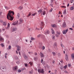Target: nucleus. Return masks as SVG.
<instances>
[{
	"mask_svg": "<svg viewBox=\"0 0 74 74\" xmlns=\"http://www.w3.org/2000/svg\"><path fill=\"white\" fill-rule=\"evenodd\" d=\"M13 14V15H14V12L13 11H9V13L7 14V18L8 19H9L10 21H12L13 19V17L11 16V14Z\"/></svg>",
	"mask_w": 74,
	"mask_h": 74,
	"instance_id": "1",
	"label": "nucleus"
},
{
	"mask_svg": "<svg viewBox=\"0 0 74 74\" xmlns=\"http://www.w3.org/2000/svg\"><path fill=\"white\" fill-rule=\"evenodd\" d=\"M57 42H55L54 44V48L56 49V51H57V50H58V48H57V46H58V45H57Z\"/></svg>",
	"mask_w": 74,
	"mask_h": 74,
	"instance_id": "2",
	"label": "nucleus"
},
{
	"mask_svg": "<svg viewBox=\"0 0 74 74\" xmlns=\"http://www.w3.org/2000/svg\"><path fill=\"white\" fill-rule=\"evenodd\" d=\"M38 73H44V69H41V71L40 69H38Z\"/></svg>",
	"mask_w": 74,
	"mask_h": 74,
	"instance_id": "3",
	"label": "nucleus"
},
{
	"mask_svg": "<svg viewBox=\"0 0 74 74\" xmlns=\"http://www.w3.org/2000/svg\"><path fill=\"white\" fill-rule=\"evenodd\" d=\"M62 26L63 28H65L67 27V25H66V23L65 22H64L62 23Z\"/></svg>",
	"mask_w": 74,
	"mask_h": 74,
	"instance_id": "4",
	"label": "nucleus"
},
{
	"mask_svg": "<svg viewBox=\"0 0 74 74\" xmlns=\"http://www.w3.org/2000/svg\"><path fill=\"white\" fill-rule=\"evenodd\" d=\"M68 29H66V30H64L62 31V33L63 34H66L67 33V32H68Z\"/></svg>",
	"mask_w": 74,
	"mask_h": 74,
	"instance_id": "5",
	"label": "nucleus"
},
{
	"mask_svg": "<svg viewBox=\"0 0 74 74\" xmlns=\"http://www.w3.org/2000/svg\"><path fill=\"white\" fill-rule=\"evenodd\" d=\"M40 29H42V28L44 27V23L43 22H41L40 23Z\"/></svg>",
	"mask_w": 74,
	"mask_h": 74,
	"instance_id": "6",
	"label": "nucleus"
},
{
	"mask_svg": "<svg viewBox=\"0 0 74 74\" xmlns=\"http://www.w3.org/2000/svg\"><path fill=\"white\" fill-rule=\"evenodd\" d=\"M0 41H2V42H4V38L1 37V36H0Z\"/></svg>",
	"mask_w": 74,
	"mask_h": 74,
	"instance_id": "7",
	"label": "nucleus"
},
{
	"mask_svg": "<svg viewBox=\"0 0 74 74\" xmlns=\"http://www.w3.org/2000/svg\"><path fill=\"white\" fill-rule=\"evenodd\" d=\"M18 69V66H16L13 68V70L14 71H16V70Z\"/></svg>",
	"mask_w": 74,
	"mask_h": 74,
	"instance_id": "8",
	"label": "nucleus"
},
{
	"mask_svg": "<svg viewBox=\"0 0 74 74\" xmlns=\"http://www.w3.org/2000/svg\"><path fill=\"white\" fill-rule=\"evenodd\" d=\"M19 20V22H20L19 23V24H21V23H22L23 22V18H20Z\"/></svg>",
	"mask_w": 74,
	"mask_h": 74,
	"instance_id": "9",
	"label": "nucleus"
},
{
	"mask_svg": "<svg viewBox=\"0 0 74 74\" xmlns=\"http://www.w3.org/2000/svg\"><path fill=\"white\" fill-rule=\"evenodd\" d=\"M49 33V31L48 30H46L45 32V34H48Z\"/></svg>",
	"mask_w": 74,
	"mask_h": 74,
	"instance_id": "10",
	"label": "nucleus"
},
{
	"mask_svg": "<svg viewBox=\"0 0 74 74\" xmlns=\"http://www.w3.org/2000/svg\"><path fill=\"white\" fill-rule=\"evenodd\" d=\"M23 56H24V59H27V56H26V54L25 53L23 54Z\"/></svg>",
	"mask_w": 74,
	"mask_h": 74,
	"instance_id": "11",
	"label": "nucleus"
},
{
	"mask_svg": "<svg viewBox=\"0 0 74 74\" xmlns=\"http://www.w3.org/2000/svg\"><path fill=\"white\" fill-rule=\"evenodd\" d=\"M65 58L66 60H69V58H68V56L67 54H65Z\"/></svg>",
	"mask_w": 74,
	"mask_h": 74,
	"instance_id": "12",
	"label": "nucleus"
},
{
	"mask_svg": "<svg viewBox=\"0 0 74 74\" xmlns=\"http://www.w3.org/2000/svg\"><path fill=\"white\" fill-rule=\"evenodd\" d=\"M44 37V35L42 34H39L37 36V37L39 38L40 37Z\"/></svg>",
	"mask_w": 74,
	"mask_h": 74,
	"instance_id": "13",
	"label": "nucleus"
},
{
	"mask_svg": "<svg viewBox=\"0 0 74 74\" xmlns=\"http://www.w3.org/2000/svg\"><path fill=\"white\" fill-rule=\"evenodd\" d=\"M40 57L41 58H43L44 57V54L41 52H40Z\"/></svg>",
	"mask_w": 74,
	"mask_h": 74,
	"instance_id": "14",
	"label": "nucleus"
},
{
	"mask_svg": "<svg viewBox=\"0 0 74 74\" xmlns=\"http://www.w3.org/2000/svg\"><path fill=\"white\" fill-rule=\"evenodd\" d=\"M18 21H15L14 23H13L12 25H14V26H15V25H16L17 23H18Z\"/></svg>",
	"mask_w": 74,
	"mask_h": 74,
	"instance_id": "15",
	"label": "nucleus"
},
{
	"mask_svg": "<svg viewBox=\"0 0 74 74\" xmlns=\"http://www.w3.org/2000/svg\"><path fill=\"white\" fill-rule=\"evenodd\" d=\"M16 47L17 48V51H20V48H21V47L18 46H16Z\"/></svg>",
	"mask_w": 74,
	"mask_h": 74,
	"instance_id": "16",
	"label": "nucleus"
},
{
	"mask_svg": "<svg viewBox=\"0 0 74 74\" xmlns=\"http://www.w3.org/2000/svg\"><path fill=\"white\" fill-rule=\"evenodd\" d=\"M17 30V28L16 27H14L12 29V32H15Z\"/></svg>",
	"mask_w": 74,
	"mask_h": 74,
	"instance_id": "17",
	"label": "nucleus"
},
{
	"mask_svg": "<svg viewBox=\"0 0 74 74\" xmlns=\"http://www.w3.org/2000/svg\"><path fill=\"white\" fill-rule=\"evenodd\" d=\"M10 23H8V27H7V28H6V29H9V28H10Z\"/></svg>",
	"mask_w": 74,
	"mask_h": 74,
	"instance_id": "18",
	"label": "nucleus"
},
{
	"mask_svg": "<svg viewBox=\"0 0 74 74\" xmlns=\"http://www.w3.org/2000/svg\"><path fill=\"white\" fill-rule=\"evenodd\" d=\"M38 59V57H35L34 58V60L35 61H36Z\"/></svg>",
	"mask_w": 74,
	"mask_h": 74,
	"instance_id": "19",
	"label": "nucleus"
},
{
	"mask_svg": "<svg viewBox=\"0 0 74 74\" xmlns=\"http://www.w3.org/2000/svg\"><path fill=\"white\" fill-rule=\"evenodd\" d=\"M3 24L4 26H7V23L6 22H3Z\"/></svg>",
	"mask_w": 74,
	"mask_h": 74,
	"instance_id": "20",
	"label": "nucleus"
},
{
	"mask_svg": "<svg viewBox=\"0 0 74 74\" xmlns=\"http://www.w3.org/2000/svg\"><path fill=\"white\" fill-rule=\"evenodd\" d=\"M56 33L58 35H60V34H61V32H60L57 31L56 32Z\"/></svg>",
	"mask_w": 74,
	"mask_h": 74,
	"instance_id": "21",
	"label": "nucleus"
},
{
	"mask_svg": "<svg viewBox=\"0 0 74 74\" xmlns=\"http://www.w3.org/2000/svg\"><path fill=\"white\" fill-rule=\"evenodd\" d=\"M51 30L52 32V34H55V31H53V28H51Z\"/></svg>",
	"mask_w": 74,
	"mask_h": 74,
	"instance_id": "22",
	"label": "nucleus"
},
{
	"mask_svg": "<svg viewBox=\"0 0 74 74\" xmlns=\"http://www.w3.org/2000/svg\"><path fill=\"white\" fill-rule=\"evenodd\" d=\"M52 39L53 40H55V36H52Z\"/></svg>",
	"mask_w": 74,
	"mask_h": 74,
	"instance_id": "23",
	"label": "nucleus"
},
{
	"mask_svg": "<svg viewBox=\"0 0 74 74\" xmlns=\"http://www.w3.org/2000/svg\"><path fill=\"white\" fill-rule=\"evenodd\" d=\"M63 14H64V15L66 14V10H64V11L63 12Z\"/></svg>",
	"mask_w": 74,
	"mask_h": 74,
	"instance_id": "24",
	"label": "nucleus"
},
{
	"mask_svg": "<svg viewBox=\"0 0 74 74\" xmlns=\"http://www.w3.org/2000/svg\"><path fill=\"white\" fill-rule=\"evenodd\" d=\"M71 56L72 59H74V53L72 54Z\"/></svg>",
	"mask_w": 74,
	"mask_h": 74,
	"instance_id": "25",
	"label": "nucleus"
},
{
	"mask_svg": "<svg viewBox=\"0 0 74 74\" xmlns=\"http://www.w3.org/2000/svg\"><path fill=\"white\" fill-rule=\"evenodd\" d=\"M52 26L53 27H56V25L55 24H54L53 25H52Z\"/></svg>",
	"mask_w": 74,
	"mask_h": 74,
	"instance_id": "26",
	"label": "nucleus"
},
{
	"mask_svg": "<svg viewBox=\"0 0 74 74\" xmlns=\"http://www.w3.org/2000/svg\"><path fill=\"white\" fill-rule=\"evenodd\" d=\"M0 45L2 47H4V44L3 43H1L0 44Z\"/></svg>",
	"mask_w": 74,
	"mask_h": 74,
	"instance_id": "27",
	"label": "nucleus"
},
{
	"mask_svg": "<svg viewBox=\"0 0 74 74\" xmlns=\"http://www.w3.org/2000/svg\"><path fill=\"white\" fill-rule=\"evenodd\" d=\"M74 7L73 6L71 7L70 8V10H74Z\"/></svg>",
	"mask_w": 74,
	"mask_h": 74,
	"instance_id": "28",
	"label": "nucleus"
},
{
	"mask_svg": "<svg viewBox=\"0 0 74 74\" xmlns=\"http://www.w3.org/2000/svg\"><path fill=\"white\" fill-rule=\"evenodd\" d=\"M60 69L61 70H63V66H61L60 67Z\"/></svg>",
	"mask_w": 74,
	"mask_h": 74,
	"instance_id": "29",
	"label": "nucleus"
},
{
	"mask_svg": "<svg viewBox=\"0 0 74 74\" xmlns=\"http://www.w3.org/2000/svg\"><path fill=\"white\" fill-rule=\"evenodd\" d=\"M42 50H44V49H45V46H42Z\"/></svg>",
	"mask_w": 74,
	"mask_h": 74,
	"instance_id": "30",
	"label": "nucleus"
},
{
	"mask_svg": "<svg viewBox=\"0 0 74 74\" xmlns=\"http://www.w3.org/2000/svg\"><path fill=\"white\" fill-rule=\"evenodd\" d=\"M38 12H40L41 13V12H42V9H40L39 10H38Z\"/></svg>",
	"mask_w": 74,
	"mask_h": 74,
	"instance_id": "31",
	"label": "nucleus"
},
{
	"mask_svg": "<svg viewBox=\"0 0 74 74\" xmlns=\"http://www.w3.org/2000/svg\"><path fill=\"white\" fill-rule=\"evenodd\" d=\"M17 16L18 19H19V18L20 17V14L19 13L17 14Z\"/></svg>",
	"mask_w": 74,
	"mask_h": 74,
	"instance_id": "32",
	"label": "nucleus"
},
{
	"mask_svg": "<svg viewBox=\"0 0 74 74\" xmlns=\"http://www.w3.org/2000/svg\"><path fill=\"white\" fill-rule=\"evenodd\" d=\"M52 53L54 56H55V55H56V53L55 52H52Z\"/></svg>",
	"mask_w": 74,
	"mask_h": 74,
	"instance_id": "33",
	"label": "nucleus"
},
{
	"mask_svg": "<svg viewBox=\"0 0 74 74\" xmlns=\"http://www.w3.org/2000/svg\"><path fill=\"white\" fill-rule=\"evenodd\" d=\"M33 71H29V74H33Z\"/></svg>",
	"mask_w": 74,
	"mask_h": 74,
	"instance_id": "34",
	"label": "nucleus"
},
{
	"mask_svg": "<svg viewBox=\"0 0 74 74\" xmlns=\"http://www.w3.org/2000/svg\"><path fill=\"white\" fill-rule=\"evenodd\" d=\"M28 53H29V54H33V52H30L29 51L28 52Z\"/></svg>",
	"mask_w": 74,
	"mask_h": 74,
	"instance_id": "35",
	"label": "nucleus"
},
{
	"mask_svg": "<svg viewBox=\"0 0 74 74\" xmlns=\"http://www.w3.org/2000/svg\"><path fill=\"white\" fill-rule=\"evenodd\" d=\"M1 68H2V69H3V70H6V68L5 67L2 66Z\"/></svg>",
	"mask_w": 74,
	"mask_h": 74,
	"instance_id": "36",
	"label": "nucleus"
},
{
	"mask_svg": "<svg viewBox=\"0 0 74 74\" xmlns=\"http://www.w3.org/2000/svg\"><path fill=\"white\" fill-rule=\"evenodd\" d=\"M37 14V13H35L34 14H32V16H34V15H36V14Z\"/></svg>",
	"mask_w": 74,
	"mask_h": 74,
	"instance_id": "37",
	"label": "nucleus"
},
{
	"mask_svg": "<svg viewBox=\"0 0 74 74\" xmlns=\"http://www.w3.org/2000/svg\"><path fill=\"white\" fill-rule=\"evenodd\" d=\"M60 44L62 47L63 48V47H64V46L62 44V42L60 43Z\"/></svg>",
	"mask_w": 74,
	"mask_h": 74,
	"instance_id": "38",
	"label": "nucleus"
},
{
	"mask_svg": "<svg viewBox=\"0 0 74 74\" xmlns=\"http://www.w3.org/2000/svg\"><path fill=\"white\" fill-rule=\"evenodd\" d=\"M58 56H60V53H58Z\"/></svg>",
	"mask_w": 74,
	"mask_h": 74,
	"instance_id": "39",
	"label": "nucleus"
},
{
	"mask_svg": "<svg viewBox=\"0 0 74 74\" xmlns=\"http://www.w3.org/2000/svg\"><path fill=\"white\" fill-rule=\"evenodd\" d=\"M31 40H35V38H33L31 37Z\"/></svg>",
	"mask_w": 74,
	"mask_h": 74,
	"instance_id": "40",
	"label": "nucleus"
},
{
	"mask_svg": "<svg viewBox=\"0 0 74 74\" xmlns=\"http://www.w3.org/2000/svg\"><path fill=\"white\" fill-rule=\"evenodd\" d=\"M55 36L56 37H59V36L58 34H55Z\"/></svg>",
	"mask_w": 74,
	"mask_h": 74,
	"instance_id": "41",
	"label": "nucleus"
},
{
	"mask_svg": "<svg viewBox=\"0 0 74 74\" xmlns=\"http://www.w3.org/2000/svg\"><path fill=\"white\" fill-rule=\"evenodd\" d=\"M67 65H66L64 67V69H66V68H67Z\"/></svg>",
	"mask_w": 74,
	"mask_h": 74,
	"instance_id": "42",
	"label": "nucleus"
},
{
	"mask_svg": "<svg viewBox=\"0 0 74 74\" xmlns=\"http://www.w3.org/2000/svg\"><path fill=\"white\" fill-rule=\"evenodd\" d=\"M18 73H21V70L20 69H18Z\"/></svg>",
	"mask_w": 74,
	"mask_h": 74,
	"instance_id": "43",
	"label": "nucleus"
},
{
	"mask_svg": "<svg viewBox=\"0 0 74 74\" xmlns=\"http://www.w3.org/2000/svg\"><path fill=\"white\" fill-rule=\"evenodd\" d=\"M19 8L20 9V10H22V8H23L22 7H21V6H20L19 7Z\"/></svg>",
	"mask_w": 74,
	"mask_h": 74,
	"instance_id": "44",
	"label": "nucleus"
},
{
	"mask_svg": "<svg viewBox=\"0 0 74 74\" xmlns=\"http://www.w3.org/2000/svg\"><path fill=\"white\" fill-rule=\"evenodd\" d=\"M11 48V46L10 45L9 46L8 49H10Z\"/></svg>",
	"mask_w": 74,
	"mask_h": 74,
	"instance_id": "45",
	"label": "nucleus"
},
{
	"mask_svg": "<svg viewBox=\"0 0 74 74\" xmlns=\"http://www.w3.org/2000/svg\"><path fill=\"white\" fill-rule=\"evenodd\" d=\"M52 10H53V8H51V9L50 10V12H52Z\"/></svg>",
	"mask_w": 74,
	"mask_h": 74,
	"instance_id": "46",
	"label": "nucleus"
},
{
	"mask_svg": "<svg viewBox=\"0 0 74 74\" xmlns=\"http://www.w3.org/2000/svg\"><path fill=\"white\" fill-rule=\"evenodd\" d=\"M43 59H41V63H42V64H43V63H44V62H43Z\"/></svg>",
	"mask_w": 74,
	"mask_h": 74,
	"instance_id": "47",
	"label": "nucleus"
},
{
	"mask_svg": "<svg viewBox=\"0 0 74 74\" xmlns=\"http://www.w3.org/2000/svg\"><path fill=\"white\" fill-rule=\"evenodd\" d=\"M45 14H46L45 11L43 12V15H45Z\"/></svg>",
	"mask_w": 74,
	"mask_h": 74,
	"instance_id": "48",
	"label": "nucleus"
},
{
	"mask_svg": "<svg viewBox=\"0 0 74 74\" xmlns=\"http://www.w3.org/2000/svg\"><path fill=\"white\" fill-rule=\"evenodd\" d=\"M16 63L17 64H19V62L18 61H17V62H16Z\"/></svg>",
	"mask_w": 74,
	"mask_h": 74,
	"instance_id": "49",
	"label": "nucleus"
},
{
	"mask_svg": "<svg viewBox=\"0 0 74 74\" xmlns=\"http://www.w3.org/2000/svg\"><path fill=\"white\" fill-rule=\"evenodd\" d=\"M5 8L6 10H8V8L7 6H5Z\"/></svg>",
	"mask_w": 74,
	"mask_h": 74,
	"instance_id": "50",
	"label": "nucleus"
},
{
	"mask_svg": "<svg viewBox=\"0 0 74 74\" xmlns=\"http://www.w3.org/2000/svg\"><path fill=\"white\" fill-rule=\"evenodd\" d=\"M62 8H66V7L64 6H62Z\"/></svg>",
	"mask_w": 74,
	"mask_h": 74,
	"instance_id": "51",
	"label": "nucleus"
},
{
	"mask_svg": "<svg viewBox=\"0 0 74 74\" xmlns=\"http://www.w3.org/2000/svg\"><path fill=\"white\" fill-rule=\"evenodd\" d=\"M24 64L25 66V67H27V64Z\"/></svg>",
	"mask_w": 74,
	"mask_h": 74,
	"instance_id": "52",
	"label": "nucleus"
},
{
	"mask_svg": "<svg viewBox=\"0 0 74 74\" xmlns=\"http://www.w3.org/2000/svg\"><path fill=\"white\" fill-rule=\"evenodd\" d=\"M68 67H71V64H68Z\"/></svg>",
	"mask_w": 74,
	"mask_h": 74,
	"instance_id": "53",
	"label": "nucleus"
},
{
	"mask_svg": "<svg viewBox=\"0 0 74 74\" xmlns=\"http://www.w3.org/2000/svg\"><path fill=\"white\" fill-rule=\"evenodd\" d=\"M29 64H30V65H32V62H30L29 63Z\"/></svg>",
	"mask_w": 74,
	"mask_h": 74,
	"instance_id": "54",
	"label": "nucleus"
},
{
	"mask_svg": "<svg viewBox=\"0 0 74 74\" xmlns=\"http://www.w3.org/2000/svg\"><path fill=\"white\" fill-rule=\"evenodd\" d=\"M34 55H35L36 56H37V53H34Z\"/></svg>",
	"mask_w": 74,
	"mask_h": 74,
	"instance_id": "55",
	"label": "nucleus"
},
{
	"mask_svg": "<svg viewBox=\"0 0 74 74\" xmlns=\"http://www.w3.org/2000/svg\"><path fill=\"white\" fill-rule=\"evenodd\" d=\"M50 5L52 7H53V4H50Z\"/></svg>",
	"mask_w": 74,
	"mask_h": 74,
	"instance_id": "56",
	"label": "nucleus"
},
{
	"mask_svg": "<svg viewBox=\"0 0 74 74\" xmlns=\"http://www.w3.org/2000/svg\"><path fill=\"white\" fill-rule=\"evenodd\" d=\"M71 3H73V2L74 1V0H71Z\"/></svg>",
	"mask_w": 74,
	"mask_h": 74,
	"instance_id": "57",
	"label": "nucleus"
},
{
	"mask_svg": "<svg viewBox=\"0 0 74 74\" xmlns=\"http://www.w3.org/2000/svg\"><path fill=\"white\" fill-rule=\"evenodd\" d=\"M30 14H29L27 16V17L28 18H29V16H30Z\"/></svg>",
	"mask_w": 74,
	"mask_h": 74,
	"instance_id": "58",
	"label": "nucleus"
},
{
	"mask_svg": "<svg viewBox=\"0 0 74 74\" xmlns=\"http://www.w3.org/2000/svg\"><path fill=\"white\" fill-rule=\"evenodd\" d=\"M53 1V0H51V3H52Z\"/></svg>",
	"mask_w": 74,
	"mask_h": 74,
	"instance_id": "59",
	"label": "nucleus"
},
{
	"mask_svg": "<svg viewBox=\"0 0 74 74\" xmlns=\"http://www.w3.org/2000/svg\"><path fill=\"white\" fill-rule=\"evenodd\" d=\"M3 31H5V28H3L2 29V30Z\"/></svg>",
	"mask_w": 74,
	"mask_h": 74,
	"instance_id": "60",
	"label": "nucleus"
},
{
	"mask_svg": "<svg viewBox=\"0 0 74 74\" xmlns=\"http://www.w3.org/2000/svg\"><path fill=\"white\" fill-rule=\"evenodd\" d=\"M69 29H71V30H73V28H70Z\"/></svg>",
	"mask_w": 74,
	"mask_h": 74,
	"instance_id": "61",
	"label": "nucleus"
},
{
	"mask_svg": "<svg viewBox=\"0 0 74 74\" xmlns=\"http://www.w3.org/2000/svg\"><path fill=\"white\" fill-rule=\"evenodd\" d=\"M64 72L65 73H67V71H64Z\"/></svg>",
	"mask_w": 74,
	"mask_h": 74,
	"instance_id": "62",
	"label": "nucleus"
},
{
	"mask_svg": "<svg viewBox=\"0 0 74 74\" xmlns=\"http://www.w3.org/2000/svg\"><path fill=\"white\" fill-rule=\"evenodd\" d=\"M73 25L72 26V27L73 28H74V24H73Z\"/></svg>",
	"mask_w": 74,
	"mask_h": 74,
	"instance_id": "63",
	"label": "nucleus"
},
{
	"mask_svg": "<svg viewBox=\"0 0 74 74\" xmlns=\"http://www.w3.org/2000/svg\"><path fill=\"white\" fill-rule=\"evenodd\" d=\"M16 53L17 54H18V51H16Z\"/></svg>",
	"mask_w": 74,
	"mask_h": 74,
	"instance_id": "64",
	"label": "nucleus"
}]
</instances>
